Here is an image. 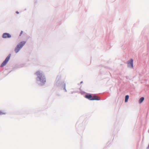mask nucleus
I'll return each instance as SVG.
<instances>
[{
	"label": "nucleus",
	"mask_w": 149,
	"mask_h": 149,
	"mask_svg": "<svg viewBox=\"0 0 149 149\" xmlns=\"http://www.w3.org/2000/svg\"><path fill=\"white\" fill-rule=\"evenodd\" d=\"M36 74L38 76L39 80L41 83L44 84L46 82L45 77L42 75V73L40 71H37L36 72Z\"/></svg>",
	"instance_id": "nucleus-1"
},
{
	"label": "nucleus",
	"mask_w": 149,
	"mask_h": 149,
	"mask_svg": "<svg viewBox=\"0 0 149 149\" xmlns=\"http://www.w3.org/2000/svg\"><path fill=\"white\" fill-rule=\"evenodd\" d=\"M26 43V41H22L18 44L15 49L16 53H17Z\"/></svg>",
	"instance_id": "nucleus-2"
},
{
	"label": "nucleus",
	"mask_w": 149,
	"mask_h": 149,
	"mask_svg": "<svg viewBox=\"0 0 149 149\" xmlns=\"http://www.w3.org/2000/svg\"><path fill=\"white\" fill-rule=\"evenodd\" d=\"M10 57V55H9L6 58L5 61L3 62L1 65L0 67H3L5 66L9 61Z\"/></svg>",
	"instance_id": "nucleus-3"
},
{
	"label": "nucleus",
	"mask_w": 149,
	"mask_h": 149,
	"mask_svg": "<svg viewBox=\"0 0 149 149\" xmlns=\"http://www.w3.org/2000/svg\"><path fill=\"white\" fill-rule=\"evenodd\" d=\"M133 60L131 59L130 61H127V63L128 67L131 68H133Z\"/></svg>",
	"instance_id": "nucleus-4"
},
{
	"label": "nucleus",
	"mask_w": 149,
	"mask_h": 149,
	"mask_svg": "<svg viewBox=\"0 0 149 149\" xmlns=\"http://www.w3.org/2000/svg\"><path fill=\"white\" fill-rule=\"evenodd\" d=\"M11 37V35L7 33H4L2 36V37L3 38H10Z\"/></svg>",
	"instance_id": "nucleus-5"
},
{
	"label": "nucleus",
	"mask_w": 149,
	"mask_h": 149,
	"mask_svg": "<svg viewBox=\"0 0 149 149\" xmlns=\"http://www.w3.org/2000/svg\"><path fill=\"white\" fill-rule=\"evenodd\" d=\"M100 100V99L97 96L95 95L93 97H92V99H91V100Z\"/></svg>",
	"instance_id": "nucleus-6"
},
{
	"label": "nucleus",
	"mask_w": 149,
	"mask_h": 149,
	"mask_svg": "<svg viewBox=\"0 0 149 149\" xmlns=\"http://www.w3.org/2000/svg\"><path fill=\"white\" fill-rule=\"evenodd\" d=\"M85 97L91 100L92 99V96L91 95H86L85 96Z\"/></svg>",
	"instance_id": "nucleus-7"
},
{
	"label": "nucleus",
	"mask_w": 149,
	"mask_h": 149,
	"mask_svg": "<svg viewBox=\"0 0 149 149\" xmlns=\"http://www.w3.org/2000/svg\"><path fill=\"white\" fill-rule=\"evenodd\" d=\"M144 97H141L139 100V102L140 104H141L144 101Z\"/></svg>",
	"instance_id": "nucleus-8"
},
{
	"label": "nucleus",
	"mask_w": 149,
	"mask_h": 149,
	"mask_svg": "<svg viewBox=\"0 0 149 149\" xmlns=\"http://www.w3.org/2000/svg\"><path fill=\"white\" fill-rule=\"evenodd\" d=\"M129 97V96L128 95H126L125 96V102H127Z\"/></svg>",
	"instance_id": "nucleus-9"
},
{
	"label": "nucleus",
	"mask_w": 149,
	"mask_h": 149,
	"mask_svg": "<svg viewBox=\"0 0 149 149\" xmlns=\"http://www.w3.org/2000/svg\"><path fill=\"white\" fill-rule=\"evenodd\" d=\"M4 113L1 111L0 110V115L4 114Z\"/></svg>",
	"instance_id": "nucleus-10"
},
{
	"label": "nucleus",
	"mask_w": 149,
	"mask_h": 149,
	"mask_svg": "<svg viewBox=\"0 0 149 149\" xmlns=\"http://www.w3.org/2000/svg\"><path fill=\"white\" fill-rule=\"evenodd\" d=\"M23 33V31H21V33H20V34L19 35V36H21V35Z\"/></svg>",
	"instance_id": "nucleus-11"
},
{
	"label": "nucleus",
	"mask_w": 149,
	"mask_h": 149,
	"mask_svg": "<svg viewBox=\"0 0 149 149\" xmlns=\"http://www.w3.org/2000/svg\"><path fill=\"white\" fill-rule=\"evenodd\" d=\"M16 13H18V12H16Z\"/></svg>",
	"instance_id": "nucleus-12"
}]
</instances>
